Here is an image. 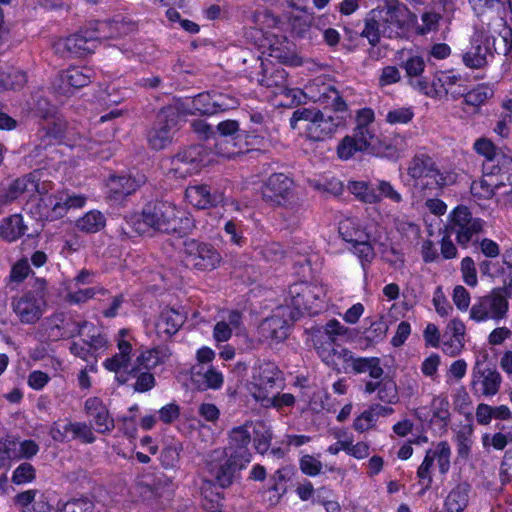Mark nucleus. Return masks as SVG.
Returning a JSON list of instances; mask_svg holds the SVG:
<instances>
[{
  "label": "nucleus",
  "instance_id": "nucleus-1",
  "mask_svg": "<svg viewBox=\"0 0 512 512\" xmlns=\"http://www.w3.org/2000/svg\"><path fill=\"white\" fill-rule=\"evenodd\" d=\"M137 232H144L142 226L166 234L180 236L190 233L194 225L191 216L167 200H156L145 204L141 213L131 218Z\"/></svg>",
  "mask_w": 512,
  "mask_h": 512
},
{
  "label": "nucleus",
  "instance_id": "nucleus-2",
  "mask_svg": "<svg viewBox=\"0 0 512 512\" xmlns=\"http://www.w3.org/2000/svg\"><path fill=\"white\" fill-rule=\"evenodd\" d=\"M407 174L414 181V187L425 195H433L456 181L455 173L439 169L434 159L426 153L412 157Z\"/></svg>",
  "mask_w": 512,
  "mask_h": 512
},
{
  "label": "nucleus",
  "instance_id": "nucleus-3",
  "mask_svg": "<svg viewBox=\"0 0 512 512\" xmlns=\"http://www.w3.org/2000/svg\"><path fill=\"white\" fill-rule=\"evenodd\" d=\"M298 122H304L305 135L312 141H325L333 137L338 128L344 126V119L340 116L325 114L316 108H301L293 112L290 124L297 128Z\"/></svg>",
  "mask_w": 512,
  "mask_h": 512
},
{
  "label": "nucleus",
  "instance_id": "nucleus-4",
  "mask_svg": "<svg viewBox=\"0 0 512 512\" xmlns=\"http://www.w3.org/2000/svg\"><path fill=\"white\" fill-rule=\"evenodd\" d=\"M285 302L295 310L291 313L292 318L303 312L317 314L325 307L326 289L317 283H294L289 286Z\"/></svg>",
  "mask_w": 512,
  "mask_h": 512
},
{
  "label": "nucleus",
  "instance_id": "nucleus-5",
  "mask_svg": "<svg viewBox=\"0 0 512 512\" xmlns=\"http://www.w3.org/2000/svg\"><path fill=\"white\" fill-rule=\"evenodd\" d=\"M508 295L505 287L492 289L488 294L476 298L470 308L469 318L476 323L501 321L506 318L509 310Z\"/></svg>",
  "mask_w": 512,
  "mask_h": 512
},
{
  "label": "nucleus",
  "instance_id": "nucleus-6",
  "mask_svg": "<svg viewBox=\"0 0 512 512\" xmlns=\"http://www.w3.org/2000/svg\"><path fill=\"white\" fill-rule=\"evenodd\" d=\"M284 385V377L279 367L271 361H258L253 369L248 390L257 401L267 400L268 395Z\"/></svg>",
  "mask_w": 512,
  "mask_h": 512
},
{
  "label": "nucleus",
  "instance_id": "nucleus-7",
  "mask_svg": "<svg viewBox=\"0 0 512 512\" xmlns=\"http://www.w3.org/2000/svg\"><path fill=\"white\" fill-rule=\"evenodd\" d=\"M287 72L282 67H274L271 63H263L257 73L249 72V79L256 80L261 86L274 89V93L291 98V104H299L303 92L300 89L290 88Z\"/></svg>",
  "mask_w": 512,
  "mask_h": 512
},
{
  "label": "nucleus",
  "instance_id": "nucleus-8",
  "mask_svg": "<svg viewBox=\"0 0 512 512\" xmlns=\"http://www.w3.org/2000/svg\"><path fill=\"white\" fill-rule=\"evenodd\" d=\"M249 463L223 449H216L209 455L208 469L215 482L221 488H227L234 482L238 473Z\"/></svg>",
  "mask_w": 512,
  "mask_h": 512
},
{
  "label": "nucleus",
  "instance_id": "nucleus-9",
  "mask_svg": "<svg viewBox=\"0 0 512 512\" xmlns=\"http://www.w3.org/2000/svg\"><path fill=\"white\" fill-rule=\"evenodd\" d=\"M449 217V231L463 248H467L470 242H476L478 235L483 232L484 221L473 217L466 206L456 207Z\"/></svg>",
  "mask_w": 512,
  "mask_h": 512
},
{
  "label": "nucleus",
  "instance_id": "nucleus-10",
  "mask_svg": "<svg viewBox=\"0 0 512 512\" xmlns=\"http://www.w3.org/2000/svg\"><path fill=\"white\" fill-rule=\"evenodd\" d=\"M450 458L451 448L447 441H440L426 451L425 457L417 469L418 482L422 486L421 495L431 488L434 461H437L440 473L446 474L450 469Z\"/></svg>",
  "mask_w": 512,
  "mask_h": 512
},
{
  "label": "nucleus",
  "instance_id": "nucleus-11",
  "mask_svg": "<svg viewBox=\"0 0 512 512\" xmlns=\"http://www.w3.org/2000/svg\"><path fill=\"white\" fill-rule=\"evenodd\" d=\"M187 265L199 271H212L221 261L220 252L210 243L189 239L184 242Z\"/></svg>",
  "mask_w": 512,
  "mask_h": 512
},
{
  "label": "nucleus",
  "instance_id": "nucleus-12",
  "mask_svg": "<svg viewBox=\"0 0 512 512\" xmlns=\"http://www.w3.org/2000/svg\"><path fill=\"white\" fill-rule=\"evenodd\" d=\"M103 35H97L93 26L66 38L59 39L54 47L62 56H84L94 52Z\"/></svg>",
  "mask_w": 512,
  "mask_h": 512
},
{
  "label": "nucleus",
  "instance_id": "nucleus-13",
  "mask_svg": "<svg viewBox=\"0 0 512 512\" xmlns=\"http://www.w3.org/2000/svg\"><path fill=\"white\" fill-rule=\"evenodd\" d=\"M494 38L484 29L476 30L470 46L462 53L463 64L470 69H482L493 58Z\"/></svg>",
  "mask_w": 512,
  "mask_h": 512
},
{
  "label": "nucleus",
  "instance_id": "nucleus-14",
  "mask_svg": "<svg viewBox=\"0 0 512 512\" xmlns=\"http://www.w3.org/2000/svg\"><path fill=\"white\" fill-rule=\"evenodd\" d=\"M44 296L37 292L28 291L11 300V308L22 324H35L46 310Z\"/></svg>",
  "mask_w": 512,
  "mask_h": 512
},
{
  "label": "nucleus",
  "instance_id": "nucleus-15",
  "mask_svg": "<svg viewBox=\"0 0 512 512\" xmlns=\"http://www.w3.org/2000/svg\"><path fill=\"white\" fill-rule=\"evenodd\" d=\"M384 37L396 38L400 36L408 15L407 7L399 1L388 3L382 8L373 9Z\"/></svg>",
  "mask_w": 512,
  "mask_h": 512
},
{
  "label": "nucleus",
  "instance_id": "nucleus-16",
  "mask_svg": "<svg viewBox=\"0 0 512 512\" xmlns=\"http://www.w3.org/2000/svg\"><path fill=\"white\" fill-rule=\"evenodd\" d=\"M502 377L484 361H476L472 369L471 389L479 396L491 397L498 393Z\"/></svg>",
  "mask_w": 512,
  "mask_h": 512
},
{
  "label": "nucleus",
  "instance_id": "nucleus-17",
  "mask_svg": "<svg viewBox=\"0 0 512 512\" xmlns=\"http://www.w3.org/2000/svg\"><path fill=\"white\" fill-rule=\"evenodd\" d=\"M203 151L201 146H191L177 153L171 159L169 174L182 179L199 172L204 166Z\"/></svg>",
  "mask_w": 512,
  "mask_h": 512
},
{
  "label": "nucleus",
  "instance_id": "nucleus-18",
  "mask_svg": "<svg viewBox=\"0 0 512 512\" xmlns=\"http://www.w3.org/2000/svg\"><path fill=\"white\" fill-rule=\"evenodd\" d=\"M46 325L47 335L53 341L79 336L82 330V321L65 312L54 313L47 318Z\"/></svg>",
  "mask_w": 512,
  "mask_h": 512
},
{
  "label": "nucleus",
  "instance_id": "nucleus-19",
  "mask_svg": "<svg viewBox=\"0 0 512 512\" xmlns=\"http://www.w3.org/2000/svg\"><path fill=\"white\" fill-rule=\"evenodd\" d=\"M375 137V129L364 126H356L351 136H345L337 147L340 159L347 160L356 152L367 150Z\"/></svg>",
  "mask_w": 512,
  "mask_h": 512
},
{
  "label": "nucleus",
  "instance_id": "nucleus-20",
  "mask_svg": "<svg viewBox=\"0 0 512 512\" xmlns=\"http://www.w3.org/2000/svg\"><path fill=\"white\" fill-rule=\"evenodd\" d=\"M315 349L322 361L337 372H346L349 367L353 368L356 358L347 348L333 345L331 341H328L315 344Z\"/></svg>",
  "mask_w": 512,
  "mask_h": 512
},
{
  "label": "nucleus",
  "instance_id": "nucleus-21",
  "mask_svg": "<svg viewBox=\"0 0 512 512\" xmlns=\"http://www.w3.org/2000/svg\"><path fill=\"white\" fill-rule=\"evenodd\" d=\"M175 124V114L161 110L147 134L150 147L154 150H161L168 146L172 141Z\"/></svg>",
  "mask_w": 512,
  "mask_h": 512
},
{
  "label": "nucleus",
  "instance_id": "nucleus-22",
  "mask_svg": "<svg viewBox=\"0 0 512 512\" xmlns=\"http://www.w3.org/2000/svg\"><path fill=\"white\" fill-rule=\"evenodd\" d=\"M185 198L197 209H209L226 204L224 193L206 184L188 186L185 190Z\"/></svg>",
  "mask_w": 512,
  "mask_h": 512
},
{
  "label": "nucleus",
  "instance_id": "nucleus-23",
  "mask_svg": "<svg viewBox=\"0 0 512 512\" xmlns=\"http://www.w3.org/2000/svg\"><path fill=\"white\" fill-rule=\"evenodd\" d=\"M252 421H246L243 425L234 427L229 432V444L223 450L232 453L244 463H250L252 454L248 448L251 442Z\"/></svg>",
  "mask_w": 512,
  "mask_h": 512
},
{
  "label": "nucleus",
  "instance_id": "nucleus-24",
  "mask_svg": "<svg viewBox=\"0 0 512 512\" xmlns=\"http://www.w3.org/2000/svg\"><path fill=\"white\" fill-rule=\"evenodd\" d=\"M292 185L293 181L285 174H272L263 187V198L267 202L283 205L291 195Z\"/></svg>",
  "mask_w": 512,
  "mask_h": 512
},
{
  "label": "nucleus",
  "instance_id": "nucleus-25",
  "mask_svg": "<svg viewBox=\"0 0 512 512\" xmlns=\"http://www.w3.org/2000/svg\"><path fill=\"white\" fill-rule=\"evenodd\" d=\"M84 409L86 414L92 418L98 433L106 434L114 429V420L110 417L107 407L100 398H88L85 401Z\"/></svg>",
  "mask_w": 512,
  "mask_h": 512
},
{
  "label": "nucleus",
  "instance_id": "nucleus-26",
  "mask_svg": "<svg viewBox=\"0 0 512 512\" xmlns=\"http://www.w3.org/2000/svg\"><path fill=\"white\" fill-rule=\"evenodd\" d=\"M288 328V322L282 316L275 314L261 322L258 334L262 341L279 343L287 338Z\"/></svg>",
  "mask_w": 512,
  "mask_h": 512
},
{
  "label": "nucleus",
  "instance_id": "nucleus-27",
  "mask_svg": "<svg viewBox=\"0 0 512 512\" xmlns=\"http://www.w3.org/2000/svg\"><path fill=\"white\" fill-rule=\"evenodd\" d=\"M145 182L146 176L141 173L113 176L109 181L110 193L115 199L129 196L136 192Z\"/></svg>",
  "mask_w": 512,
  "mask_h": 512
},
{
  "label": "nucleus",
  "instance_id": "nucleus-28",
  "mask_svg": "<svg viewBox=\"0 0 512 512\" xmlns=\"http://www.w3.org/2000/svg\"><path fill=\"white\" fill-rule=\"evenodd\" d=\"M37 173H29L13 181L7 191V199L9 201L15 200L21 195H33L35 192L39 194L47 193L48 189L45 184L39 185Z\"/></svg>",
  "mask_w": 512,
  "mask_h": 512
},
{
  "label": "nucleus",
  "instance_id": "nucleus-29",
  "mask_svg": "<svg viewBox=\"0 0 512 512\" xmlns=\"http://www.w3.org/2000/svg\"><path fill=\"white\" fill-rule=\"evenodd\" d=\"M315 85L307 87L308 95L314 102H319L326 107H330L336 112L345 111L347 104L341 97L339 91L333 86L322 84L319 86L317 93L314 91Z\"/></svg>",
  "mask_w": 512,
  "mask_h": 512
},
{
  "label": "nucleus",
  "instance_id": "nucleus-30",
  "mask_svg": "<svg viewBox=\"0 0 512 512\" xmlns=\"http://www.w3.org/2000/svg\"><path fill=\"white\" fill-rule=\"evenodd\" d=\"M66 126V122L60 117L47 120L39 130L40 143L35 147L36 155H39V149L60 141L64 137Z\"/></svg>",
  "mask_w": 512,
  "mask_h": 512
},
{
  "label": "nucleus",
  "instance_id": "nucleus-31",
  "mask_svg": "<svg viewBox=\"0 0 512 512\" xmlns=\"http://www.w3.org/2000/svg\"><path fill=\"white\" fill-rule=\"evenodd\" d=\"M186 316L173 308H165L159 315L155 328L159 335H174L185 323Z\"/></svg>",
  "mask_w": 512,
  "mask_h": 512
},
{
  "label": "nucleus",
  "instance_id": "nucleus-32",
  "mask_svg": "<svg viewBox=\"0 0 512 512\" xmlns=\"http://www.w3.org/2000/svg\"><path fill=\"white\" fill-rule=\"evenodd\" d=\"M427 419L432 425L444 429L450 423V404L446 396L436 395L432 398Z\"/></svg>",
  "mask_w": 512,
  "mask_h": 512
},
{
  "label": "nucleus",
  "instance_id": "nucleus-33",
  "mask_svg": "<svg viewBox=\"0 0 512 512\" xmlns=\"http://www.w3.org/2000/svg\"><path fill=\"white\" fill-rule=\"evenodd\" d=\"M79 336L83 337V341L97 357L108 348L109 342L106 335L91 322L82 321V330Z\"/></svg>",
  "mask_w": 512,
  "mask_h": 512
},
{
  "label": "nucleus",
  "instance_id": "nucleus-34",
  "mask_svg": "<svg viewBox=\"0 0 512 512\" xmlns=\"http://www.w3.org/2000/svg\"><path fill=\"white\" fill-rule=\"evenodd\" d=\"M494 166L491 170L485 171L482 179L473 181L471 184V193L483 199L491 198L496 191H500L502 185H505L503 181H495Z\"/></svg>",
  "mask_w": 512,
  "mask_h": 512
},
{
  "label": "nucleus",
  "instance_id": "nucleus-35",
  "mask_svg": "<svg viewBox=\"0 0 512 512\" xmlns=\"http://www.w3.org/2000/svg\"><path fill=\"white\" fill-rule=\"evenodd\" d=\"M339 233L342 239L351 244L370 239V233L356 218H346L339 224Z\"/></svg>",
  "mask_w": 512,
  "mask_h": 512
},
{
  "label": "nucleus",
  "instance_id": "nucleus-36",
  "mask_svg": "<svg viewBox=\"0 0 512 512\" xmlns=\"http://www.w3.org/2000/svg\"><path fill=\"white\" fill-rule=\"evenodd\" d=\"M95 72L90 67H70L61 76L63 84L79 89L87 86L94 78Z\"/></svg>",
  "mask_w": 512,
  "mask_h": 512
},
{
  "label": "nucleus",
  "instance_id": "nucleus-37",
  "mask_svg": "<svg viewBox=\"0 0 512 512\" xmlns=\"http://www.w3.org/2000/svg\"><path fill=\"white\" fill-rule=\"evenodd\" d=\"M27 226L20 214H14L2 220L0 225V237L8 242H13L27 232Z\"/></svg>",
  "mask_w": 512,
  "mask_h": 512
},
{
  "label": "nucleus",
  "instance_id": "nucleus-38",
  "mask_svg": "<svg viewBox=\"0 0 512 512\" xmlns=\"http://www.w3.org/2000/svg\"><path fill=\"white\" fill-rule=\"evenodd\" d=\"M470 486L467 483H460L447 495L443 512H463L468 504V493Z\"/></svg>",
  "mask_w": 512,
  "mask_h": 512
},
{
  "label": "nucleus",
  "instance_id": "nucleus-39",
  "mask_svg": "<svg viewBox=\"0 0 512 512\" xmlns=\"http://www.w3.org/2000/svg\"><path fill=\"white\" fill-rule=\"evenodd\" d=\"M40 206L42 207V215L47 219L55 220L63 217L67 211V204L64 201V196L59 197L54 195H48L40 200Z\"/></svg>",
  "mask_w": 512,
  "mask_h": 512
},
{
  "label": "nucleus",
  "instance_id": "nucleus-40",
  "mask_svg": "<svg viewBox=\"0 0 512 512\" xmlns=\"http://www.w3.org/2000/svg\"><path fill=\"white\" fill-rule=\"evenodd\" d=\"M348 190L359 201L366 204L380 203V196H377L376 186L373 187L366 181H350L348 183Z\"/></svg>",
  "mask_w": 512,
  "mask_h": 512
},
{
  "label": "nucleus",
  "instance_id": "nucleus-41",
  "mask_svg": "<svg viewBox=\"0 0 512 512\" xmlns=\"http://www.w3.org/2000/svg\"><path fill=\"white\" fill-rule=\"evenodd\" d=\"M255 449L260 454H265L269 450L272 440V431L263 421H252L251 436Z\"/></svg>",
  "mask_w": 512,
  "mask_h": 512
},
{
  "label": "nucleus",
  "instance_id": "nucleus-42",
  "mask_svg": "<svg viewBox=\"0 0 512 512\" xmlns=\"http://www.w3.org/2000/svg\"><path fill=\"white\" fill-rule=\"evenodd\" d=\"M117 346L119 353L104 361V367L107 370L116 373H118L123 368H127L132 350L131 344L125 340H119Z\"/></svg>",
  "mask_w": 512,
  "mask_h": 512
},
{
  "label": "nucleus",
  "instance_id": "nucleus-43",
  "mask_svg": "<svg viewBox=\"0 0 512 512\" xmlns=\"http://www.w3.org/2000/svg\"><path fill=\"white\" fill-rule=\"evenodd\" d=\"M170 351L166 347H157L141 353L137 357V367H143L146 370L155 368L164 363L170 356Z\"/></svg>",
  "mask_w": 512,
  "mask_h": 512
},
{
  "label": "nucleus",
  "instance_id": "nucleus-44",
  "mask_svg": "<svg viewBox=\"0 0 512 512\" xmlns=\"http://www.w3.org/2000/svg\"><path fill=\"white\" fill-rule=\"evenodd\" d=\"M495 181H503L501 189L503 194H512V158L501 156L497 159V166L494 168Z\"/></svg>",
  "mask_w": 512,
  "mask_h": 512
},
{
  "label": "nucleus",
  "instance_id": "nucleus-45",
  "mask_svg": "<svg viewBox=\"0 0 512 512\" xmlns=\"http://www.w3.org/2000/svg\"><path fill=\"white\" fill-rule=\"evenodd\" d=\"M353 370L355 373H368L375 380L381 379L384 370L381 367L380 359L376 357H359L353 362Z\"/></svg>",
  "mask_w": 512,
  "mask_h": 512
},
{
  "label": "nucleus",
  "instance_id": "nucleus-46",
  "mask_svg": "<svg viewBox=\"0 0 512 512\" xmlns=\"http://www.w3.org/2000/svg\"><path fill=\"white\" fill-rule=\"evenodd\" d=\"M77 228L85 233H96L105 226L104 215L96 210L87 212L76 221Z\"/></svg>",
  "mask_w": 512,
  "mask_h": 512
},
{
  "label": "nucleus",
  "instance_id": "nucleus-47",
  "mask_svg": "<svg viewBox=\"0 0 512 512\" xmlns=\"http://www.w3.org/2000/svg\"><path fill=\"white\" fill-rule=\"evenodd\" d=\"M104 294H106V290L103 287H89L82 289L81 287L74 288L69 286L66 294V300L70 304H81L93 299L97 295Z\"/></svg>",
  "mask_w": 512,
  "mask_h": 512
},
{
  "label": "nucleus",
  "instance_id": "nucleus-48",
  "mask_svg": "<svg viewBox=\"0 0 512 512\" xmlns=\"http://www.w3.org/2000/svg\"><path fill=\"white\" fill-rule=\"evenodd\" d=\"M92 26L97 35H106L102 36L101 40L120 37L128 31V26L124 22L116 20L97 22Z\"/></svg>",
  "mask_w": 512,
  "mask_h": 512
},
{
  "label": "nucleus",
  "instance_id": "nucleus-49",
  "mask_svg": "<svg viewBox=\"0 0 512 512\" xmlns=\"http://www.w3.org/2000/svg\"><path fill=\"white\" fill-rule=\"evenodd\" d=\"M60 512H94L95 503L88 496H78L67 500L64 503H58Z\"/></svg>",
  "mask_w": 512,
  "mask_h": 512
},
{
  "label": "nucleus",
  "instance_id": "nucleus-50",
  "mask_svg": "<svg viewBox=\"0 0 512 512\" xmlns=\"http://www.w3.org/2000/svg\"><path fill=\"white\" fill-rule=\"evenodd\" d=\"M348 333L349 329L342 325L338 320H329L324 326L323 335L316 337L314 345L328 341H331L334 345L338 337L347 336Z\"/></svg>",
  "mask_w": 512,
  "mask_h": 512
},
{
  "label": "nucleus",
  "instance_id": "nucleus-51",
  "mask_svg": "<svg viewBox=\"0 0 512 512\" xmlns=\"http://www.w3.org/2000/svg\"><path fill=\"white\" fill-rule=\"evenodd\" d=\"M373 241L374 240L370 237V239L362 240V242L353 244V253L360 260L364 275L367 274V270L376 256L372 245Z\"/></svg>",
  "mask_w": 512,
  "mask_h": 512
},
{
  "label": "nucleus",
  "instance_id": "nucleus-52",
  "mask_svg": "<svg viewBox=\"0 0 512 512\" xmlns=\"http://www.w3.org/2000/svg\"><path fill=\"white\" fill-rule=\"evenodd\" d=\"M494 94L491 87L485 84H480L466 94H463L464 103L472 107H479L486 103Z\"/></svg>",
  "mask_w": 512,
  "mask_h": 512
},
{
  "label": "nucleus",
  "instance_id": "nucleus-53",
  "mask_svg": "<svg viewBox=\"0 0 512 512\" xmlns=\"http://www.w3.org/2000/svg\"><path fill=\"white\" fill-rule=\"evenodd\" d=\"M473 428L471 425L461 426L455 435L457 452L461 458H468L472 446Z\"/></svg>",
  "mask_w": 512,
  "mask_h": 512
},
{
  "label": "nucleus",
  "instance_id": "nucleus-54",
  "mask_svg": "<svg viewBox=\"0 0 512 512\" xmlns=\"http://www.w3.org/2000/svg\"><path fill=\"white\" fill-rule=\"evenodd\" d=\"M360 36L367 38L372 46H376L380 42V38L383 36L382 28L376 16L373 15V10L366 17L365 27Z\"/></svg>",
  "mask_w": 512,
  "mask_h": 512
},
{
  "label": "nucleus",
  "instance_id": "nucleus-55",
  "mask_svg": "<svg viewBox=\"0 0 512 512\" xmlns=\"http://www.w3.org/2000/svg\"><path fill=\"white\" fill-rule=\"evenodd\" d=\"M129 376L136 378L134 389L137 392H146L155 386V378L153 374L141 371L140 367H133L128 372Z\"/></svg>",
  "mask_w": 512,
  "mask_h": 512
},
{
  "label": "nucleus",
  "instance_id": "nucleus-56",
  "mask_svg": "<svg viewBox=\"0 0 512 512\" xmlns=\"http://www.w3.org/2000/svg\"><path fill=\"white\" fill-rule=\"evenodd\" d=\"M474 149L478 154L486 158V163L483 165L484 171L491 170L492 166L495 167L496 147L490 140L485 138L476 140Z\"/></svg>",
  "mask_w": 512,
  "mask_h": 512
},
{
  "label": "nucleus",
  "instance_id": "nucleus-57",
  "mask_svg": "<svg viewBox=\"0 0 512 512\" xmlns=\"http://www.w3.org/2000/svg\"><path fill=\"white\" fill-rule=\"evenodd\" d=\"M260 403L266 408H275L283 410L286 407H292L295 404V397L291 393H276V390L268 395L267 400H261Z\"/></svg>",
  "mask_w": 512,
  "mask_h": 512
},
{
  "label": "nucleus",
  "instance_id": "nucleus-58",
  "mask_svg": "<svg viewBox=\"0 0 512 512\" xmlns=\"http://www.w3.org/2000/svg\"><path fill=\"white\" fill-rule=\"evenodd\" d=\"M377 398L386 404H395L398 401L396 383L389 378L381 379L379 381Z\"/></svg>",
  "mask_w": 512,
  "mask_h": 512
},
{
  "label": "nucleus",
  "instance_id": "nucleus-59",
  "mask_svg": "<svg viewBox=\"0 0 512 512\" xmlns=\"http://www.w3.org/2000/svg\"><path fill=\"white\" fill-rule=\"evenodd\" d=\"M213 103V93L205 92L195 96L192 100L193 113L198 112L201 115H214L216 109Z\"/></svg>",
  "mask_w": 512,
  "mask_h": 512
},
{
  "label": "nucleus",
  "instance_id": "nucleus-60",
  "mask_svg": "<svg viewBox=\"0 0 512 512\" xmlns=\"http://www.w3.org/2000/svg\"><path fill=\"white\" fill-rule=\"evenodd\" d=\"M27 82L26 74L16 68H10L5 71L4 78L1 80V88L18 89Z\"/></svg>",
  "mask_w": 512,
  "mask_h": 512
},
{
  "label": "nucleus",
  "instance_id": "nucleus-61",
  "mask_svg": "<svg viewBox=\"0 0 512 512\" xmlns=\"http://www.w3.org/2000/svg\"><path fill=\"white\" fill-rule=\"evenodd\" d=\"M414 118V111L412 107H398L391 109L387 112L385 120L391 125L408 124Z\"/></svg>",
  "mask_w": 512,
  "mask_h": 512
},
{
  "label": "nucleus",
  "instance_id": "nucleus-62",
  "mask_svg": "<svg viewBox=\"0 0 512 512\" xmlns=\"http://www.w3.org/2000/svg\"><path fill=\"white\" fill-rule=\"evenodd\" d=\"M376 189L378 191L377 196H380V202L383 198L396 204L403 201L401 193L389 181L378 180L376 183Z\"/></svg>",
  "mask_w": 512,
  "mask_h": 512
},
{
  "label": "nucleus",
  "instance_id": "nucleus-63",
  "mask_svg": "<svg viewBox=\"0 0 512 512\" xmlns=\"http://www.w3.org/2000/svg\"><path fill=\"white\" fill-rule=\"evenodd\" d=\"M36 477V470L28 462L21 463L12 474V482L21 485L32 482Z\"/></svg>",
  "mask_w": 512,
  "mask_h": 512
},
{
  "label": "nucleus",
  "instance_id": "nucleus-64",
  "mask_svg": "<svg viewBox=\"0 0 512 512\" xmlns=\"http://www.w3.org/2000/svg\"><path fill=\"white\" fill-rule=\"evenodd\" d=\"M70 428L72 429V440L79 439L86 444H91L96 440L92 427L85 422H74Z\"/></svg>",
  "mask_w": 512,
  "mask_h": 512
}]
</instances>
